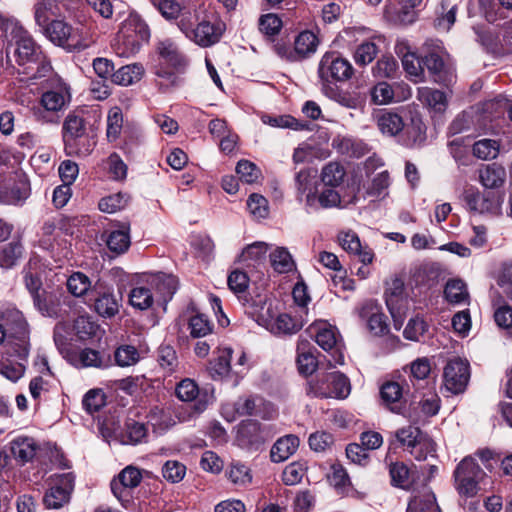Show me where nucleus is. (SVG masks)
<instances>
[{
    "instance_id": "obj_17",
    "label": "nucleus",
    "mask_w": 512,
    "mask_h": 512,
    "mask_svg": "<svg viewBox=\"0 0 512 512\" xmlns=\"http://www.w3.org/2000/svg\"><path fill=\"white\" fill-rule=\"evenodd\" d=\"M463 199L470 211L477 213H494L498 210V203L490 194H481L476 188L469 187L463 193Z\"/></svg>"
},
{
    "instance_id": "obj_25",
    "label": "nucleus",
    "mask_w": 512,
    "mask_h": 512,
    "mask_svg": "<svg viewBox=\"0 0 512 512\" xmlns=\"http://www.w3.org/2000/svg\"><path fill=\"white\" fill-rule=\"evenodd\" d=\"M68 292L77 298L88 299L94 294L90 278L83 272H73L66 281Z\"/></svg>"
},
{
    "instance_id": "obj_63",
    "label": "nucleus",
    "mask_w": 512,
    "mask_h": 512,
    "mask_svg": "<svg viewBox=\"0 0 512 512\" xmlns=\"http://www.w3.org/2000/svg\"><path fill=\"white\" fill-rule=\"evenodd\" d=\"M161 15L167 20H175L182 17L183 5L176 0H159L153 4Z\"/></svg>"
},
{
    "instance_id": "obj_56",
    "label": "nucleus",
    "mask_w": 512,
    "mask_h": 512,
    "mask_svg": "<svg viewBox=\"0 0 512 512\" xmlns=\"http://www.w3.org/2000/svg\"><path fill=\"white\" fill-rule=\"evenodd\" d=\"M82 404L89 414H93L105 406L106 395L102 389H91L84 395Z\"/></svg>"
},
{
    "instance_id": "obj_22",
    "label": "nucleus",
    "mask_w": 512,
    "mask_h": 512,
    "mask_svg": "<svg viewBox=\"0 0 512 512\" xmlns=\"http://www.w3.org/2000/svg\"><path fill=\"white\" fill-rule=\"evenodd\" d=\"M406 512H441L435 494L429 487H423L411 497Z\"/></svg>"
},
{
    "instance_id": "obj_41",
    "label": "nucleus",
    "mask_w": 512,
    "mask_h": 512,
    "mask_svg": "<svg viewBox=\"0 0 512 512\" xmlns=\"http://www.w3.org/2000/svg\"><path fill=\"white\" fill-rule=\"evenodd\" d=\"M345 175L346 172L342 165L330 162L323 167L321 180L325 186L337 188L343 183Z\"/></svg>"
},
{
    "instance_id": "obj_18",
    "label": "nucleus",
    "mask_w": 512,
    "mask_h": 512,
    "mask_svg": "<svg viewBox=\"0 0 512 512\" xmlns=\"http://www.w3.org/2000/svg\"><path fill=\"white\" fill-rule=\"evenodd\" d=\"M156 50L163 64L177 71L183 70L187 65L186 57L180 52L178 46L171 39L159 41Z\"/></svg>"
},
{
    "instance_id": "obj_30",
    "label": "nucleus",
    "mask_w": 512,
    "mask_h": 512,
    "mask_svg": "<svg viewBox=\"0 0 512 512\" xmlns=\"http://www.w3.org/2000/svg\"><path fill=\"white\" fill-rule=\"evenodd\" d=\"M296 363L299 373L305 376L313 374L318 366L316 356L306 340H301L297 344Z\"/></svg>"
},
{
    "instance_id": "obj_54",
    "label": "nucleus",
    "mask_w": 512,
    "mask_h": 512,
    "mask_svg": "<svg viewBox=\"0 0 512 512\" xmlns=\"http://www.w3.org/2000/svg\"><path fill=\"white\" fill-rule=\"evenodd\" d=\"M268 245L265 242H255L245 247L239 257V261L249 265V262H259L265 259Z\"/></svg>"
},
{
    "instance_id": "obj_47",
    "label": "nucleus",
    "mask_w": 512,
    "mask_h": 512,
    "mask_svg": "<svg viewBox=\"0 0 512 512\" xmlns=\"http://www.w3.org/2000/svg\"><path fill=\"white\" fill-rule=\"evenodd\" d=\"M148 423L155 431L162 432L174 424L170 414L163 408L154 406L147 414Z\"/></svg>"
},
{
    "instance_id": "obj_9",
    "label": "nucleus",
    "mask_w": 512,
    "mask_h": 512,
    "mask_svg": "<svg viewBox=\"0 0 512 512\" xmlns=\"http://www.w3.org/2000/svg\"><path fill=\"white\" fill-rule=\"evenodd\" d=\"M385 302L396 330L401 329L408 310V297L402 278L394 277L386 283Z\"/></svg>"
},
{
    "instance_id": "obj_13",
    "label": "nucleus",
    "mask_w": 512,
    "mask_h": 512,
    "mask_svg": "<svg viewBox=\"0 0 512 512\" xmlns=\"http://www.w3.org/2000/svg\"><path fill=\"white\" fill-rule=\"evenodd\" d=\"M444 386L452 394L464 392L470 379L469 363L460 358L448 361L443 373Z\"/></svg>"
},
{
    "instance_id": "obj_33",
    "label": "nucleus",
    "mask_w": 512,
    "mask_h": 512,
    "mask_svg": "<svg viewBox=\"0 0 512 512\" xmlns=\"http://www.w3.org/2000/svg\"><path fill=\"white\" fill-rule=\"evenodd\" d=\"M41 28L46 37L59 46H64L72 33V27L63 20H51L50 23H47Z\"/></svg>"
},
{
    "instance_id": "obj_48",
    "label": "nucleus",
    "mask_w": 512,
    "mask_h": 512,
    "mask_svg": "<svg viewBox=\"0 0 512 512\" xmlns=\"http://www.w3.org/2000/svg\"><path fill=\"white\" fill-rule=\"evenodd\" d=\"M500 145L493 139H481L474 143L473 154L479 159H495L499 154Z\"/></svg>"
},
{
    "instance_id": "obj_51",
    "label": "nucleus",
    "mask_w": 512,
    "mask_h": 512,
    "mask_svg": "<svg viewBox=\"0 0 512 512\" xmlns=\"http://www.w3.org/2000/svg\"><path fill=\"white\" fill-rule=\"evenodd\" d=\"M153 283L156 286L157 292L162 296L166 302L172 298L177 290V279L173 275L160 274L154 278Z\"/></svg>"
},
{
    "instance_id": "obj_64",
    "label": "nucleus",
    "mask_w": 512,
    "mask_h": 512,
    "mask_svg": "<svg viewBox=\"0 0 512 512\" xmlns=\"http://www.w3.org/2000/svg\"><path fill=\"white\" fill-rule=\"evenodd\" d=\"M114 357L118 366L128 367L138 362L139 353L134 346L123 345L116 349Z\"/></svg>"
},
{
    "instance_id": "obj_58",
    "label": "nucleus",
    "mask_w": 512,
    "mask_h": 512,
    "mask_svg": "<svg viewBox=\"0 0 512 512\" xmlns=\"http://www.w3.org/2000/svg\"><path fill=\"white\" fill-rule=\"evenodd\" d=\"M23 246L19 241H13L0 248V265L10 267L22 256Z\"/></svg>"
},
{
    "instance_id": "obj_31",
    "label": "nucleus",
    "mask_w": 512,
    "mask_h": 512,
    "mask_svg": "<svg viewBox=\"0 0 512 512\" xmlns=\"http://www.w3.org/2000/svg\"><path fill=\"white\" fill-rule=\"evenodd\" d=\"M299 447V438L295 435H286L279 438L271 449V459L279 463L292 456Z\"/></svg>"
},
{
    "instance_id": "obj_11",
    "label": "nucleus",
    "mask_w": 512,
    "mask_h": 512,
    "mask_svg": "<svg viewBox=\"0 0 512 512\" xmlns=\"http://www.w3.org/2000/svg\"><path fill=\"white\" fill-rule=\"evenodd\" d=\"M141 471L134 466L125 467L110 483L113 495L125 508L133 501V490L141 483Z\"/></svg>"
},
{
    "instance_id": "obj_24",
    "label": "nucleus",
    "mask_w": 512,
    "mask_h": 512,
    "mask_svg": "<svg viewBox=\"0 0 512 512\" xmlns=\"http://www.w3.org/2000/svg\"><path fill=\"white\" fill-rule=\"evenodd\" d=\"M7 335L11 334L16 338L23 339L27 334V322L23 314L17 309H7L0 315Z\"/></svg>"
},
{
    "instance_id": "obj_1",
    "label": "nucleus",
    "mask_w": 512,
    "mask_h": 512,
    "mask_svg": "<svg viewBox=\"0 0 512 512\" xmlns=\"http://www.w3.org/2000/svg\"><path fill=\"white\" fill-rule=\"evenodd\" d=\"M7 62L16 69L22 80H36L45 77L52 69L50 61L41 47L26 32L19 29L14 42L6 48Z\"/></svg>"
},
{
    "instance_id": "obj_50",
    "label": "nucleus",
    "mask_w": 512,
    "mask_h": 512,
    "mask_svg": "<svg viewBox=\"0 0 512 512\" xmlns=\"http://www.w3.org/2000/svg\"><path fill=\"white\" fill-rule=\"evenodd\" d=\"M55 0H41L35 5V21L42 27L51 22V18L57 15Z\"/></svg>"
},
{
    "instance_id": "obj_46",
    "label": "nucleus",
    "mask_w": 512,
    "mask_h": 512,
    "mask_svg": "<svg viewBox=\"0 0 512 512\" xmlns=\"http://www.w3.org/2000/svg\"><path fill=\"white\" fill-rule=\"evenodd\" d=\"M106 244L109 250L115 254H122L130 247V235L125 230H115L109 233Z\"/></svg>"
},
{
    "instance_id": "obj_5",
    "label": "nucleus",
    "mask_w": 512,
    "mask_h": 512,
    "mask_svg": "<svg viewBox=\"0 0 512 512\" xmlns=\"http://www.w3.org/2000/svg\"><path fill=\"white\" fill-rule=\"evenodd\" d=\"M71 98L70 86L61 79H54L49 88L42 93L40 107L33 109V115L38 121L52 122L48 114L64 110L70 104Z\"/></svg>"
},
{
    "instance_id": "obj_8",
    "label": "nucleus",
    "mask_w": 512,
    "mask_h": 512,
    "mask_svg": "<svg viewBox=\"0 0 512 512\" xmlns=\"http://www.w3.org/2000/svg\"><path fill=\"white\" fill-rule=\"evenodd\" d=\"M72 473L54 474L47 481L48 488L43 497V503L48 509H59L69 503L74 489Z\"/></svg>"
},
{
    "instance_id": "obj_53",
    "label": "nucleus",
    "mask_w": 512,
    "mask_h": 512,
    "mask_svg": "<svg viewBox=\"0 0 512 512\" xmlns=\"http://www.w3.org/2000/svg\"><path fill=\"white\" fill-rule=\"evenodd\" d=\"M261 120L264 124L270 125L272 127L290 128L296 131L303 130L307 126L306 124L299 122L297 119L290 115H263Z\"/></svg>"
},
{
    "instance_id": "obj_4",
    "label": "nucleus",
    "mask_w": 512,
    "mask_h": 512,
    "mask_svg": "<svg viewBox=\"0 0 512 512\" xmlns=\"http://www.w3.org/2000/svg\"><path fill=\"white\" fill-rule=\"evenodd\" d=\"M92 116L97 117V111L83 106L70 111L65 117L61 133L68 155L81 153L77 148V140L87 134V126Z\"/></svg>"
},
{
    "instance_id": "obj_36",
    "label": "nucleus",
    "mask_w": 512,
    "mask_h": 512,
    "mask_svg": "<svg viewBox=\"0 0 512 512\" xmlns=\"http://www.w3.org/2000/svg\"><path fill=\"white\" fill-rule=\"evenodd\" d=\"M445 299L454 305L466 304L469 300V293L466 283L461 279H450L444 288Z\"/></svg>"
},
{
    "instance_id": "obj_27",
    "label": "nucleus",
    "mask_w": 512,
    "mask_h": 512,
    "mask_svg": "<svg viewBox=\"0 0 512 512\" xmlns=\"http://www.w3.org/2000/svg\"><path fill=\"white\" fill-rule=\"evenodd\" d=\"M418 99L423 105L437 114L443 113L448 106L445 93L430 87L418 88Z\"/></svg>"
},
{
    "instance_id": "obj_20",
    "label": "nucleus",
    "mask_w": 512,
    "mask_h": 512,
    "mask_svg": "<svg viewBox=\"0 0 512 512\" xmlns=\"http://www.w3.org/2000/svg\"><path fill=\"white\" fill-rule=\"evenodd\" d=\"M380 395L384 404L391 412L405 414L404 391L399 383L394 381L384 383L380 388Z\"/></svg>"
},
{
    "instance_id": "obj_28",
    "label": "nucleus",
    "mask_w": 512,
    "mask_h": 512,
    "mask_svg": "<svg viewBox=\"0 0 512 512\" xmlns=\"http://www.w3.org/2000/svg\"><path fill=\"white\" fill-rule=\"evenodd\" d=\"M38 450L37 442L31 437H17L11 443L13 457L22 463L33 460Z\"/></svg>"
},
{
    "instance_id": "obj_61",
    "label": "nucleus",
    "mask_w": 512,
    "mask_h": 512,
    "mask_svg": "<svg viewBox=\"0 0 512 512\" xmlns=\"http://www.w3.org/2000/svg\"><path fill=\"white\" fill-rule=\"evenodd\" d=\"M123 124L122 111L118 107L112 108L107 117L106 135L109 141H115L120 136Z\"/></svg>"
},
{
    "instance_id": "obj_40",
    "label": "nucleus",
    "mask_w": 512,
    "mask_h": 512,
    "mask_svg": "<svg viewBox=\"0 0 512 512\" xmlns=\"http://www.w3.org/2000/svg\"><path fill=\"white\" fill-rule=\"evenodd\" d=\"M300 325L288 314L276 313L272 323L268 327V331L273 334H294L300 330Z\"/></svg>"
},
{
    "instance_id": "obj_43",
    "label": "nucleus",
    "mask_w": 512,
    "mask_h": 512,
    "mask_svg": "<svg viewBox=\"0 0 512 512\" xmlns=\"http://www.w3.org/2000/svg\"><path fill=\"white\" fill-rule=\"evenodd\" d=\"M378 52L379 48L375 42L363 41L356 47L353 58L358 66H366L376 58Z\"/></svg>"
},
{
    "instance_id": "obj_14",
    "label": "nucleus",
    "mask_w": 512,
    "mask_h": 512,
    "mask_svg": "<svg viewBox=\"0 0 512 512\" xmlns=\"http://www.w3.org/2000/svg\"><path fill=\"white\" fill-rule=\"evenodd\" d=\"M268 437V432L256 420H246L238 426L237 441L243 447L257 449Z\"/></svg>"
},
{
    "instance_id": "obj_23",
    "label": "nucleus",
    "mask_w": 512,
    "mask_h": 512,
    "mask_svg": "<svg viewBox=\"0 0 512 512\" xmlns=\"http://www.w3.org/2000/svg\"><path fill=\"white\" fill-rule=\"evenodd\" d=\"M246 313L260 326L268 329L277 311L269 300H255L248 306Z\"/></svg>"
},
{
    "instance_id": "obj_57",
    "label": "nucleus",
    "mask_w": 512,
    "mask_h": 512,
    "mask_svg": "<svg viewBox=\"0 0 512 512\" xmlns=\"http://www.w3.org/2000/svg\"><path fill=\"white\" fill-rule=\"evenodd\" d=\"M427 330L428 324L423 319V317L417 315L408 321L403 331V335L408 340L420 341V339L424 336Z\"/></svg>"
},
{
    "instance_id": "obj_32",
    "label": "nucleus",
    "mask_w": 512,
    "mask_h": 512,
    "mask_svg": "<svg viewBox=\"0 0 512 512\" xmlns=\"http://www.w3.org/2000/svg\"><path fill=\"white\" fill-rule=\"evenodd\" d=\"M368 313H370V316L367 320V327L369 331L375 336H382L388 333L389 325L387 323V317L385 314L378 311V308L372 303H368L362 308V316Z\"/></svg>"
},
{
    "instance_id": "obj_35",
    "label": "nucleus",
    "mask_w": 512,
    "mask_h": 512,
    "mask_svg": "<svg viewBox=\"0 0 512 512\" xmlns=\"http://www.w3.org/2000/svg\"><path fill=\"white\" fill-rule=\"evenodd\" d=\"M231 360H232V349L225 348L220 351L217 358L211 360L208 364V372L211 378L214 380L222 379L224 376L228 375L231 370Z\"/></svg>"
},
{
    "instance_id": "obj_10",
    "label": "nucleus",
    "mask_w": 512,
    "mask_h": 512,
    "mask_svg": "<svg viewBox=\"0 0 512 512\" xmlns=\"http://www.w3.org/2000/svg\"><path fill=\"white\" fill-rule=\"evenodd\" d=\"M484 471L472 457H465L454 471L456 489L459 494L473 497L478 492L479 480Z\"/></svg>"
},
{
    "instance_id": "obj_34",
    "label": "nucleus",
    "mask_w": 512,
    "mask_h": 512,
    "mask_svg": "<svg viewBox=\"0 0 512 512\" xmlns=\"http://www.w3.org/2000/svg\"><path fill=\"white\" fill-rule=\"evenodd\" d=\"M377 125L383 134L399 136L401 129L404 127V120L399 114L384 110L377 117Z\"/></svg>"
},
{
    "instance_id": "obj_60",
    "label": "nucleus",
    "mask_w": 512,
    "mask_h": 512,
    "mask_svg": "<svg viewBox=\"0 0 512 512\" xmlns=\"http://www.w3.org/2000/svg\"><path fill=\"white\" fill-rule=\"evenodd\" d=\"M199 392L200 390L197 383L190 378L181 380L175 388L177 398L183 402H192L196 400Z\"/></svg>"
},
{
    "instance_id": "obj_55",
    "label": "nucleus",
    "mask_w": 512,
    "mask_h": 512,
    "mask_svg": "<svg viewBox=\"0 0 512 512\" xmlns=\"http://www.w3.org/2000/svg\"><path fill=\"white\" fill-rule=\"evenodd\" d=\"M156 76L160 79L158 85L163 92L178 87L182 83L181 77L174 71H171L160 64L155 71Z\"/></svg>"
},
{
    "instance_id": "obj_37",
    "label": "nucleus",
    "mask_w": 512,
    "mask_h": 512,
    "mask_svg": "<svg viewBox=\"0 0 512 512\" xmlns=\"http://www.w3.org/2000/svg\"><path fill=\"white\" fill-rule=\"evenodd\" d=\"M316 343L324 350L328 351L337 346V329L327 323H319L313 328Z\"/></svg>"
},
{
    "instance_id": "obj_59",
    "label": "nucleus",
    "mask_w": 512,
    "mask_h": 512,
    "mask_svg": "<svg viewBox=\"0 0 512 512\" xmlns=\"http://www.w3.org/2000/svg\"><path fill=\"white\" fill-rule=\"evenodd\" d=\"M147 436V428L145 424L128 420L126 422V429L123 442L126 444H138L142 442Z\"/></svg>"
},
{
    "instance_id": "obj_62",
    "label": "nucleus",
    "mask_w": 512,
    "mask_h": 512,
    "mask_svg": "<svg viewBox=\"0 0 512 512\" xmlns=\"http://www.w3.org/2000/svg\"><path fill=\"white\" fill-rule=\"evenodd\" d=\"M236 172L241 181L247 184H253L261 177V170L248 160H240L236 166Z\"/></svg>"
},
{
    "instance_id": "obj_19",
    "label": "nucleus",
    "mask_w": 512,
    "mask_h": 512,
    "mask_svg": "<svg viewBox=\"0 0 512 512\" xmlns=\"http://www.w3.org/2000/svg\"><path fill=\"white\" fill-rule=\"evenodd\" d=\"M426 140V126L419 117H412L399 134V142L406 147L419 146Z\"/></svg>"
},
{
    "instance_id": "obj_6",
    "label": "nucleus",
    "mask_w": 512,
    "mask_h": 512,
    "mask_svg": "<svg viewBox=\"0 0 512 512\" xmlns=\"http://www.w3.org/2000/svg\"><path fill=\"white\" fill-rule=\"evenodd\" d=\"M349 379L340 372L321 375L308 383L307 394L317 398L345 399L350 394Z\"/></svg>"
},
{
    "instance_id": "obj_3",
    "label": "nucleus",
    "mask_w": 512,
    "mask_h": 512,
    "mask_svg": "<svg viewBox=\"0 0 512 512\" xmlns=\"http://www.w3.org/2000/svg\"><path fill=\"white\" fill-rule=\"evenodd\" d=\"M177 25L187 39L204 48L218 43L225 30L221 21L209 17L199 20L191 12L183 13Z\"/></svg>"
},
{
    "instance_id": "obj_44",
    "label": "nucleus",
    "mask_w": 512,
    "mask_h": 512,
    "mask_svg": "<svg viewBox=\"0 0 512 512\" xmlns=\"http://www.w3.org/2000/svg\"><path fill=\"white\" fill-rule=\"evenodd\" d=\"M398 70V63L391 55L381 56L372 67V73L376 78H393Z\"/></svg>"
},
{
    "instance_id": "obj_16",
    "label": "nucleus",
    "mask_w": 512,
    "mask_h": 512,
    "mask_svg": "<svg viewBox=\"0 0 512 512\" xmlns=\"http://www.w3.org/2000/svg\"><path fill=\"white\" fill-rule=\"evenodd\" d=\"M422 62L435 82L445 85L452 82L454 69L451 65L445 63L439 54L431 52L423 58Z\"/></svg>"
},
{
    "instance_id": "obj_2",
    "label": "nucleus",
    "mask_w": 512,
    "mask_h": 512,
    "mask_svg": "<svg viewBox=\"0 0 512 512\" xmlns=\"http://www.w3.org/2000/svg\"><path fill=\"white\" fill-rule=\"evenodd\" d=\"M149 39L150 29L146 22L139 14L130 13L122 23L113 49L118 56L129 58L138 53L142 45Z\"/></svg>"
},
{
    "instance_id": "obj_45",
    "label": "nucleus",
    "mask_w": 512,
    "mask_h": 512,
    "mask_svg": "<svg viewBox=\"0 0 512 512\" xmlns=\"http://www.w3.org/2000/svg\"><path fill=\"white\" fill-rule=\"evenodd\" d=\"M153 302V294L149 288L135 287L129 293V303L135 309L147 310Z\"/></svg>"
},
{
    "instance_id": "obj_49",
    "label": "nucleus",
    "mask_w": 512,
    "mask_h": 512,
    "mask_svg": "<svg viewBox=\"0 0 512 512\" xmlns=\"http://www.w3.org/2000/svg\"><path fill=\"white\" fill-rule=\"evenodd\" d=\"M271 265L278 273H288L294 268V261L287 249L277 248L270 254Z\"/></svg>"
},
{
    "instance_id": "obj_42",
    "label": "nucleus",
    "mask_w": 512,
    "mask_h": 512,
    "mask_svg": "<svg viewBox=\"0 0 512 512\" xmlns=\"http://www.w3.org/2000/svg\"><path fill=\"white\" fill-rule=\"evenodd\" d=\"M389 473L391 483L395 487L409 489L411 485L412 472L403 462H395L390 465Z\"/></svg>"
},
{
    "instance_id": "obj_15",
    "label": "nucleus",
    "mask_w": 512,
    "mask_h": 512,
    "mask_svg": "<svg viewBox=\"0 0 512 512\" xmlns=\"http://www.w3.org/2000/svg\"><path fill=\"white\" fill-rule=\"evenodd\" d=\"M338 242L345 251L358 256L359 260L363 264L372 263L374 258L372 249H370L368 246H362L356 232L352 230L339 232Z\"/></svg>"
},
{
    "instance_id": "obj_39",
    "label": "nucleus",
    "mask_w": 512,
    "mask_h": 512,
    "mask_svg": "<svg viewBox=\"0 0 512 512\" xmlns=\"http://www.w3.org/2000/svg\"><path fill=\"white\" fill-rule=\"evenodd\" d=\"M322 93L330 100L338 103L345 108H355L357 99L348 91L340 89L337 84H325L321 86Z\"/></svg>"
},
{
    "instance_id": "obj_52",
    "label": "nucleus",
    "mask_w": 512,
    "mask_h": 512,
    "mask_svg": "<svg viewBox=\"0 0 512 512\" xmlns=\"http://www.w3.org/2000/svg\"><path fill=\"white\" fill-rule=\"evenodd\" d=\"M424 435L425 433H423L418 427L412 425L400 428L394 434L400 446L405 448L407 451Z\"/></svg>"
},
{
    "instance_id": "obj_12",
    "label": "nucleus",
    "mask_w": 512,
    "mask_h": 512,
    "mask_svg": "<svg viewBox=\"0 0 512 512\" xmlns=\"http://www.w3.org/2000/svg\"><path fill=\"white\" fill-rule=\"evenodd\" d=\"M94 294L85 300L93 310L103 318H113L119 313L121 307V296H117L112 288L94 285Z\"/></svg>"
},
{
    "instance_id": "obj_21",
    "label": "nucleus",
    "mask_w": 512,
    "mask_h": 512,
    "mask_svg": "<svg viewBox=\"0 0 512 512\" xmlns=\"http://www.w3.org/2000/svg\"><path fill=\"white\" fill-rule=\"evenodd\" d=\"M319 45L317 35L309 30L300 32L294 40V53L290 54L292 60H303L314 54Z\"/></svg>"
},
{
    "instance_id": "obj_29",
    "label": "nucleus",
    "mask_w": 512,
    "mask_h": 512,
    "mask_svg": "<svg viewBox=\"0 0 512 512\" xmlns=\"http://www.w3.org/2000/svg\"><path fill=\"white\" fill-rule=\"evenodd\" d=\"M145 69L141 63H132L120 67L112 75V83L130 86L138 83L144 76Z\"/></svg>"
},
{
    "instance_id": "obj_38",
    "label": "nucleus",
    "mask_w": 512,
    "mask_h": 512,
    "mask_svg": "<svg viewBox=\"0 0 512 512\" xmlns=\"http://www.w3.org/2000/svg\"><path fill=\"white\" fill-rule=\"evenodd\" d=\"M76 360L81 367L107 368L110 365V358L102 355L99 351L84 348L76 354Z\"/></svg>"
},
{
    "instance_id": "obj_7",
    "label": "nucleus",
    "mask_w": 512,
    "mask_h": 512,
    "mask_svg": "<svg viewBox=\"0 0 512 512\" xmlns=\"http://www.w3.org/2000/svg\"><path fill=\"white\" fill-rule=\"evenodd\" d=\"M317 73L322 86L351 79L354 68L348 59L335 52H326L319 61Z\"/></svg>"
},
{
    "instance_id": "obj_26",
    "label": "nucleus",
    "mask_w": 512,
    "mask_h": 512,
    "mask_svg": "<svg viewBox=\"0 0 512 512\" xmlns=\"http://www.w3.org/2000/svg\"><path fill=\"white\" fill-rule=\"evenodd\" d=\"M478 173L480 183L487 189L501 187L506 179L505 168L497 163L482 165Z\"/></svg>"
}]
</instances>
